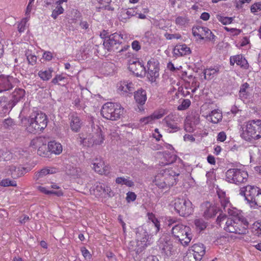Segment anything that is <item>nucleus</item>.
I'll use <instances>...</instances> for the list:
<instances>
[{"mask_svg": "<svg viewBox=\"0 0 261 261\" xmlns=\"http://www.w3.org/2000/svg\"><path fill=\"white\" fill-rule=\"evenodd\" d=\"M28 122L27 130L31 133H35L38 131L43 130L47 124V116L41 111H34L31 113L29 118H24L21 123L25 124Z\"/></svg>", "mask_w": 261, "mask_h": 261, "instance_id": "f257e3e1", "label": "nucleus"}, {"mask_svg": "<svg viewBox=\"0 0 261 261\" xmlns=\"http://www.w3.org/2000/svg\"><path fill=\"white\" fill-rule=\"evenodd\" d=\"M150 243L151 237L146 230L143 227H139L137 229L136 241L130 242L128 248L130 250L136 251L137 254H139Z\"/></svg>", "mask_w": 261, "mask_h": 261, "instance_id": "f03ea898", "label": "nucleus"}, {"mask_svg": "<svg viewBox=\"0 0 261 261\" xmlns=\"http://www.w3.org/2000/svg\"><path fill=\"white\" fill-rule=\"evenodd\" d=\"M246 141L258 140L261 138V120H253L246 123L241 134Z\"/></svg>", "mask_w": 261, "mask_h": 261, "instance_id": "7ed1b4c3", "label": "nucleus"}, {"mask_svg": "<svg viewBox=\"0 0 261 261\" xmlns=\"http://www.w3.org/2000/svg\"><path fill=\"white\" fill-rule=\"evenodd\" d=\"M248 225V223L244 217H239V219L227 218L224 229L230 233L245 234Z\"/></svg>", "mask_w": 261, "mask_h": 261, "instance_id": "20e7f679", "label": "nucleus"}, {"mask_svg": "<svg viewBox=\"0 0 261 261\" xmlns=\"http://www.w3.org/2000/svg\"><path fill=\"white\" fill-rule=\"evenodd\" d=\"M100 113L107 120L116 121L123 115V108L118 103L107 102L102 107Z\"/></svg>", "mask_w": 261, "mask_h": 261, "instance_id": "39448f33", "label": "nucleus"}, {"mask_svg": "<svg viewBox=\"0 0 261 261\" xmlns=\"http://www.w3.org/2000/svg\"><path fill=\"white\" fill-rule=\"evenodd\" d=\"M171 232L174 239L182 245H188L192 238L190 227L182 224L174 225L172 227Z\"/></svg>", "mask_w": 261, "mask_h": 261, "instance_id": "423d86ee", "label": "nucleus"}, {"mask_svg": "<svg viewBox=\"0 0 261 261\" xmlns=\"http://www.w3.org/2000/svg\"><path fill=\"white\" fill-rule=\"evenodd\" d=\"M174 206L177 213L182 217L189 216L193 211L192 203L188 199L180 198L175 199Z\"/></svg>", "mask_w": 261, "mask_h": 261, "instance_id": "0eeeda50", "label": "nucleus"}, {"mask_svg": "<svg viewBox=\"0 0 261 261\" xmlns=\"http://www.w3.org/2000/svg\"><path fill=\"white\" fill-rule=\"evenodd\" d=\"M248 176L246 171L239 169H230L226 172V180L229 182L236 184L245 182Z\"/></svg>", "mask_w": 261, "mask_h": 261, "instance_id": "6e6552de", "label": "nucleus"}, {"mask_svg": "<svg viewBox=\"0 0 261 261\" xmlns=\"http://www.w3.org/2000/svg\"><path fill=\"white\" fill-rule=\"evenodd\" d=\"M179 175V172H175L170 167H163L157 174V181L159 182L160 178H163L168 181L167 184L171 187L176 183Z\"/></svg>", "mask_w": 261, "mask_h": 261, "instance_id": "1a4fd4ad", "label": "nucleus"}, {"mask_svg": "<svg viewBox=\"0 0 261 261\" xmlns=\"http://www.w3.org/2000/svg\"><path fill=\"white\" fill-rule=\"evenodd\" d=\"M123 39V36L119 33H114L105 38L103 45L109 51H116Z\"/></svg>", "mask_w": 261, "mask_h": 261, "instance_id": "9d476101", "label": "nucleus"}, {"mask_svg": "<svg viewBox=\"0 0 261 261\" xmlns=\"http://www.w3.org/2000/svg\"><path fill=\"white\" fill-rule=\"evenodd\" d=\"M158 244L162 253L167 256L171 255L174 252V250L169 236L163 234L159 240Z\"/></svg>", "mask_w": 261, "mask_h": 261, "instance_id": "9b49d317", "label": "nucleus"}, {"mask_svg": "<svg viewBox=\"0 0 261 261\" xmlns=\"http://www.w3.org/2000/svg\"><path fill=\"white\" fill-rule=\"evenodd\" d=\"M260 189L258 187L248 185L240 189V194L244 196L245 200L252 205Z\"/></svg>", "mask_w": 261, "mask_h": 261, "instance_id": "f8f14e48", "label": "nucleus"}, {"mask_svg": "<svg viewBox=\"0 0 261 261\" xmlns=\"http://www.w3.org/2000/svg\"><path fill=\"white\" fill-rule=\"evenodd\" d=\"M5 170L7 175L11 176L13 179H16L31 171V169L22 167L19 164H12L7 166Z\"/></svg>", "mask_w": 261, "mask_h": 261, "instance_id": "ddd939ff", "label": "nucleus"}, {"mask_svg": "<svg viewBox=\"0 0 261 261\" xmlns=\"http://www.w3.org/2000/svg\"><path fill=\"white\" fill-rule=\"evenodd\" d=\"M91 164L93 165L92 169L99 174H106L108 173L109 167L105 165L102 159L100 156H97L92 160Z\"/></svg>", "mask_w": 261, "mask_h": 261, "instance_id": "4468645a", "label": "nucleus"}, {"mask_svg": "<svg viewBox=\"0 0 261 261\" xmlns=\"http://www.w3.org/2000/svg\"><path fill=\"white\" fill-rule=\"evenodd\" d=\"M158 65V62L154 59H150L147 62V77L152 82L159 76Z\"/></svg>", "mask_w": 261, "mask_h": 261, "instance_id": "2eb2a0df", "label": "nucleus"}, {"mask_svg": "<svg viewBox=\"0 0 261 261\" xmlns=\"http://www.w3.org/2000/svg\"><path fill=\"white\" fill-rule=\"evenodd\" d=\"M95 195L98 196H108L111 197L113 195L110 187L101 183H97L94 189Z\"/></svg>", "mask_w": 261, "mask_h": 261, "instance_id": "dca6fc26", "label": "nucleus"}, {"mask_svg": "<svg viewBox=\"0 0 261 261\" xmlns=\"http://www.w3.org/2000/svg\"><path fill=\"white\" fill-rule=\"evenodd\" d=\"M176 118L173 114H169L167 116L162 120V122L165 124V126L171 129L170 133L175 132L179 129V127L176 122Z\"/></svg>", "mask_w": 261, "mask_h": 261, "instance_id": "f3484780", "label": "nucleus"}, {"mask_svg": "<svg viewBox=\"0 0 261 261\" xmlns=\"http://www.w3.org/2000/svg\"><path fill=\"white\" fill-rule=\"evenodd\" d=\"M71 129L75 133L80 132L83 122L77 114L73 113L69 117Z\"/></svg>", "mask_w": 261, "mask_h": 261, "instance_id": "a211bd4d", "label": "nucleus"}, {"mask_svg": "<svg viewBox=\"0 0 261 261\" xmlns=\"http://www.w3.org/2000/svg\"><path fill=\"white\" fill-rule=\"evenodd\" d=\"M14 79L12 76H0V92L9 90L12 88Z\"/></svg>", "mask_w": 261, "mask_h": 261, "instance_id": "6ab92c4d", "label": "nucleus"}, {"mask_svg": "<svg viewBox=\"0 0 261 261\" xmlns=\"http://www.w3.org/2000/svg\"><path fill=\"white\" fill-rule=\"evenodd\" d=\"M118 90L122 94L132 93L135 89L134 84L128 81H122L118 84Z\"/></svg>", "mask_w": 261, "mask_h": 261, "instance_id": "aec40b11", "label": "nucleus"}, {"mask_svg": "<svg viewBox=\"0 0 261 261\" xmlns=\"http://www.w3.org/2000/svg\"><path fill=\"white\" fill-rule=\"evenodd\" d=\"M58 172V169L55 167H45L42 169L39 172L36 173L34 178L39 182L42 181L41 179L48 174H52Z\"/></svg>", "mask_w": 261, "mask_h": 261, "instance_id": "412c9836", "label": "nucleus"}, {"mask_svg": "<svg viewBox=\"0 0 261 261\" xmlns=\"http://www.w3.org/2000/svg\"><path fill=\"white\" fill-rule=\"evenodd\" d=\"M129 69L137 76H142L145 74L146 70L144 66L138 61L130 63L129 65Z\"/></svg>", "mask_w": 261, "mask_h": 261, "instance_id": "4be33fe9", "label": "nucleus"}, {"mask_svg": "<svg viewBox=\"0 0 261 261\" xmlns=\"http://www.w3.org/2000/svg\"><path fill=\"white\" fill-rule=\"evenodd\" d=\"M203 208V216L205 219H209L214 217L217 213V207L208 202L204 203Z\"/></svg>", "mask_w": 261, "mask_h": 261, "instance_id": "5701e85b", "label": "nucleus"}, {"mask_svg": "<svg viewBox=\"0 0 261 261\" xmlns=\"http://www.w3.org/2000/svg\"><path fill=\"white\" fill-rule=\"evenodd\" d=\"M199 123V116L196 115L194 116V121L189 117L187 118L185 124V129L187 132H193L196 128V126Z\"/></svg>", "mask_w": 261, "mask_h": 261, "instance_id": "b1692460", "label": "nucleus"}, {"mask_svg": "<svg viewBox=\"0 0 261 261\" xmlns=\"http://www.w3.org/2000/svg\"><path fill=\"white\" fill-rule=\"evenodd\" d=\"M191 50L186 44H177L173 50V55L176 57H180L190 54Z\"/></svg>", "mask_w": 261, "mask_h": 261, "instance_id": "393cba45", "label": "nucleus"}, {"mask_svg": "<svg viewBox=\"0 0 261 261\" xmlns=\"http://www.w3.org/2000/svg\"><path fill=\"white\" fill-rule=\"evenodd\" d=\"M91 135L94 146L100 145L103 142L104 136L102 134L101 130L98 126H97L96 132L92 133Z\"/></svg>", "mask_w": 261, "mask_h": 261, "instance_id": "a878e982", "label": "nucleus"}, {"mask_svg": "<svg viewBox=\"0 0 261 261\" xmlns=\"http://www.w3.org/2000/svg\"><path fill=\"white\" fill-rule=\"evenodd\" d=\"M189 251L193 253V254H195L196 256L200 259L205 253V248L202 244H194Z\"/></svg>", "mask_w": 261, "mask_h": 261, "instance_id": "bb28decb", "label": "nucleus"}, {"mask_svg": "<svg viewBox=\"0 0 261 261\" xmlns=\"http://www.w3.org/2000/svg\"><path fill=\"white\" fill-rule=\"evenodd\" d=\"M207 120L213 123H217L222 120V114L219 110H214L206 116Z\"/></svg>", "mask_w": 261, "mask_h": 261, "instance_id": "cd10ccee", "label": "nucleus"}, {"mask_svg": "<svg viewBox=\"0 0 261 261\" xmlns=\"http://www.w3.org/2000/svg\"><path fill=\"white\" fill-rule=\"evenodd\" d=\"M48 149L51 153L59 154L62 152V146L60 143L50 141L48 144Z\"/></svg>", "mask_w": 261, "mask_h": 261, "instance_id": "c85d7f7f", "label": "nucleus"}, {"mask_svg": "<svg viewBox=\"0 0 261 261\" xmlns=\"http://www.w3.org/2000/svg\"><path fill=\"white\" fill-rule=\"evenodd\" d=\"M236 63L238 65L242 67H246L247 66V62L246 60L241 55H237L231 57L230 58V64L233 65Z\"/></svg>", "mask_w": 261, "mask_h": 261, "instance_id": "c756f323", "label": "nucleus"}, {"mask_svg": "<svg viewBox=\"0 0 261 261\" xmlns=\"http://www.w3.org/2000/svg\"><path fill=\"white\" fill-rule=\"evenodd\" d=\"M134 97L136 102L140 105H143L145 103L147 99L146 93L145 91L139 89L135 92Z\"/></svg>", "mask_w": 261, "mask_h": 261, "instance_id": "7c9ffc66", "label": "nucleus"}, {"mask_svg": "<svg viewBox=\"0 0 261 261\" xmlns=\"http://www.w3.org/2000/svg\"><path fill=\"white\" fill-rule=\"evenodd\" d=\"M78 139L80 144L84 146L92 147L94 146V144L92 143L93 138L91 134L87 135L86 137L84 134H80Z\"/></svg>", "mask_w": 261, "mask_h": 261, "instance_id": "2f4dec72", "label": "nucleus"}, {"mask_svg": "<svg viewBox=\"0 0 261 261\" xmlns=\"http://www.w3.org/2000/svg\"><path fill=\"white\" fill-rule=\"evenodd\" d=\"M205 30H207L206 27L197 26L193 28L192 33L195 37H197L199 39L204 40Z\"/></svg>", "mask_w": 261, "mask_h": 261, "instance_id": "473e14b6", "label": "nucleus"}, {"mask_svg": "<svg viewBox=\"0 0 261 261\" xmlns=\"http://www.w3.org/2000/svg\"><path fill=\"white\" fill-rule=\"evenodd\" d=\"M47 141L45 138L40 137L33 139L31 142V146L35 148H39L45 145H47Z\"/></svg>", "mask_w": 261, "mask_h": 261, "instance_id": "72a5a7b5", "label": "nucleus"}, {"mask_svg": "<svg viewBox=\"0 0 261 261\" xmlns=\"http://www.w3.org/2000/svg\"><path fill=\"white\" fill-rule=\"evenodd\" d=\"M14 155L19 159H27L30 155V153L27 149L22 148L16 149L14 151Z\"/></svg>", "mask_w": 261, "mask_h": 261, "instance_id": "f704fd0d", "label": "nucleus"}, {"mask_svg": "<svg viewBox=\"0 0 261 261\" xmlns=\"http://www.w3.org/2000/svg\"><path fill=\"white\" fill-rule=\"evenodd\" d=\"M53 69L49 68L41 70L38 73V76L43 81H48L52 76Z\"/></svg>", "mask_w": 261, "mask_h": 261, "instance_id": "c9c22d12", "label": "nucleus"}, {"mask_svg": "<svg viewBox=\"0 0 261 261\" xmlns=\"http://www.w3.org/2000/svg\"><path fill=\"white\" fill-rule=\"evenodd\" d=\"M25 94V91L22 89H15L12 93V97L13 98V101L14 105H15L21 98L23 97Z\"/></svg>", "mask_w": 261, "mask_h": 261, "instance_id": "e433bc0d", "label": "nucleus"}, {"mask_svg": "<svg viewBox=\"0 0 261 261\" xmlns=\"http://www.w3.org/2000/svg\"><path fill=\"white\" fill-rule=\"evenodd\" d=\"M37 189L41 193L46 195L54 194L58 197H60L63 194L61 190H59L57 191L55 190H49L47 189L46 188L42 186H38L37 187Z\"/></svg>", "mask_w": 261, "mask_h": 261, "instance_id": "4c0bfd02", "label": "nucleus"}, {"mask_svg": "<svg viewBox=\"0 0 261 261\" xmlns=\"http://www.w3.org/2000/svg\"><path fill=\"white\" fill-rule=\"evenodd\" d=\"M225 212H227L228 214L230 217L229 218L239 219V217H244L241 215L240 211L236 208L232 207V205L231 207H229Z\"/></svg>", "mask_w": 261, "mask_h": 261, "instance_id": "58836bf2", "label": "nucleus"}, {"mask_svg": "<svg viewBox=\"0 0 261 261\" xmlns=\"http://www.w3.org/2000/svg\"><path fill=\"white\" fill-rule=\"evenodd\" d=\"M219 72L218 68H208L206 69L204 71V79L206 80H211Z\"/></svg>", "mask_w": 261, "mask_h": 261, "instance_id": "ea45409f", "label": "nucleus"}, {"mask_svg": "<svg viewBox=\"0 0 261 261\" xmlns=\"http://www.w3.org/2000/svg\"><path fill=\"white\" fill-rule=\"evenodd\" d=\"M249 84L246 83L243 84L240 88L239 96L243 100L247 99L249 95V93L247 90L249 88Z\"/></svg>", "mask_w": 261, "mask_h": 261, "instance_id": "a19ab883", "label": "nucleus"}, {"mask_svg": "<svg viewBox=\"0 0 261 261\" xmlns=\"http://www.w3.org/2000/svg\"><path fill=\"white\" fill-rule=\"evenodd\" d=\"M189 23V19L187 16H178L175 19V23L179 27H186Z\"/></svg>", "mask_w": 261, "mask_h": 261, "instance_id": "79ce46f5", "label": "nucleus"}, {"mask_svg": "<svg viewBox=\"0 0 261 261\" xmlns=\"http://www.w3.org/2000/svg\"><path fill=\"white\" fill-rule=\"evenodd\" d=\"M81 172V169L71 166L70 165L67 168V173L72 176L77 177L80 175Z\"/></svg>", "mask_w": 261, "mask_h": 261, "instance_id": "37998d69", "label": "nucleus"}, {"mask_svg": "<svg viewBox=\"0 0 261 261\" xmlns=\"http://www.w3.org/2000/svg\"><path fill=\"white\" fill-rule=\"evenodd\" d=\"M161 180H159V182L157 181V175L154 177V180H153V182H154L155 185L158 186L159 188L161 189H166L168 188H170L171 186L168 185L167 183V181L166 179H163V178H160Z\"/></svg>", "mask_w": 261, "mask_h": 261, "instance_id": "c03bdc74", "label": "nucleus"}, {"mask_svg": "<svg viewBox=\"0 0 261 261\" xmlns=\"http://www.w3.org/2000/svg\"><path fill=\"white\" fill-rule=\"evenodd\" d=\"M57 6L54 9H53L52 13L51 16L54 19H56L58 17V16L63 13L64 11V9L63 8L59 5H56Z\"/></svg>", "mask_w": 261, "mask_h": 261, "instance_id": "a18cd8bd", "label": "nucleus"}, {"mask_svg": "<svg viewBox=\"0 0 261 261\" xmlns=\"http://www.w3.org/2000/svg\"><path fill=\"white\" fill-rule=\"evenodd\" d=\"M221 206L225 212L229 207H231V204L229 202V199L225 196L219 197Z\"/></svg>", "mask_w": 261, "mask_h": 261, "instance_id": "49530a36", "label": "nucleus"}, {"mask_svg": "<svg viewBox=\"0 0 261 261\" xmlns=\"http://www.w3.org/2000/svg\"><path fill=\"white\" fill-rule=\"evenodd\" d=\"M116 182L118 184L125 185L128 187H132L134 185V182L130 180L128 178L120 177L116 179Z\"/></svg>", "mask_w": 261, "mask_h": 261, "instance_id": "de8ad7c7", "label": "nucleus"}, {"mask_svg": "<svg viewBox=\"0 0 261 261\" xmlns=\"http://www.w3.org/2000/svg\"><path fill=\"white\" fill-rule=\"evenodd\" d=\"M252 232L256 236L261 235V222H256L253 224Z\"/></svg>", "mask_w": 261, "mask_h": 261, "instance_id": "09e8293b", "label": "nucleus"}, {"mask_svg": "<svg viewBox=\"0 0 261 261\" xmlns=\"http://www.w3.org/2000/svg\"><path fill=\"white\" fill-rule=\"evenodd\" d=\"M49 151L48 149V146L45 145L42 147H40L37 149V153L39 155L43 157L48 156Z\"/></svg>", "mask_w": 261, "mask_h": 261, "instance_id": "8fccbe9b", "label": "nucleus"}, {"mask_svg": "<svg viewBox=\"0 0 261 261\" xmlns=\"http://www.w3.org/2000/svg\"><path fill=\"white\" fill-rule=\"evenodd\" d=\"M155 119L153 117V115L151 114L150 116L147 117H143L140 119V122L143 125L148 124H152L155 121Z\"/></svg>", "mask_w": 261, "mask_h": 261, "instance_id": "3c124183", "label": "nucleus"}, {"mask_svg": "<svg viewBox=\"0 0 261 261\" xmlns=\"http://www.w3.org/2000/svg\"><path fill=\"white\" fill-rule=\"evenodd\" d=\"M0 185L3 187H16L17 184L15 180H11L9 178L3 179L1 182Z\"/></svg>", "mask_w": 261, "mask_h": 261, "instance_id": "603ef678", "label": "nucleus"}, {"mask_svg": "<svg viewBox=\"0 0 261 261\" xmlns=\"http://www.w3.org/2000/svg\"><path fill=\"white\" fill-rule=\"evenodd\" d=\"M167 114V111L164 109H160L155 111L152 115L155 120L159 119L163 117L165 115Z\"/></svg>", "mask_w": 261, "mask_h": 261, "instance_id": "864d4df0", "label": "nucleus"}, {"mask_svg": "<svg viewBox=\"0 0 261 261\" xmlns=\"http://www.w3.org/2000/svg\"><path fill=\"white\" fill-rule=\"evenodd\" d=\"M25 56H27L28 61L30 64L33 65L36 63L37 59V57L35 55L31 54L29 50L26 51Z\"/></svg>", "mask_w": 261, "mask_h": 261, "instance_id": "5fc2aeb1", "label": "nucleus"}, {"mask_svg": "<svg viewBox=\"0 0 261 261\" xmlns=\"http://www.w3.org/2000/svg\"><path fill=\"white\" fill-rule=\"evenodd\" d=\"M164 158L166 161L165 164L168 165L174 163L176 160L177 156L175 154L166 153L165 154Z\"/></svg>", "mask_w": 261, "mask_h": 261, "instance_id": "6e6d98bb", "label": "nucleus"}, {"mask_svg": "<svg viewBox=\"0 0 261 261\" xmlns=\"http://www.w3.org/2000/svg\"><path fill=\"white\" fill-rule=\"evenodd\" d=\"M204 39L214 42L216 40V36L214 35L212 31L207 28V30H205V34L204 35Z\"/></svg>", "mask_w": 261, "mask_h": 261, "instance_id": "4d7b16f0", "label": "nucleus"}, {"mask_svg": "<svg viewBox=\"0 0 261 261\" xmlns=\"http://www.w3.org/2000/svg\"><path fill=\"white\" fill-rule=\"evenodd\" d=\"M29 19V18L28 17H26L25 18H23L21 21L19 22L17 28L19 33H22L24 31L25 29V25Z\"/></svg>", "mask_w": 261, "mask_h": 261, "instance_id": "13d9d810", "label": "nucleus"}, {"mask_svg": "<svg viewBox=\"0 0 261 261\" xmlns=\"http://www.w3.org/2000/svg\"><path fill=\"white\" fill-rule=\"evenodd\" d=\"M201 259L196 256L195 254H193L190 251L187 253L184 257V261H200Z\"/></svg>", "mask_w": 261, "mask_h": 261, "instance_id": "bf43d9fd", "label": "nucleus"}, {"mask_svg": "<svg viewBox=\"0 0 261 261\" xmlns=\"http://www.w3.org/2000/svg\"><path fill=\"white\" fill-rule=\"evenodd\" d=\"M196 226L200 230H203L206 228V223L203 220L201 219H196L194 221Z\"/></svg>", "mask_w": 261, "mask_h": 261, "instance_id": "052dcab7", "label": "nucleus"}, {"mask_svg": "<svg viewBox=\"0 0 261 261\" xmlns=\"http://www.w3.org/2000/svg\"><path fill=\"white\" fill-rule=\"evenodd\" d=\"M11 153L9 151H4L0 150V161L2 160H8L11 158Z\"/></svg>", "mask_w": 261, "mask_h": 261, "instance_id": "680f3d73", "label": "nucleus"}, {"mask_svg": "<svg viewBox=\"0 0 261 261\" xmlns=\"http://www.w3.org/2000/svg\"><path fill=\"white\" fill-rule=\"evenodd\" d=\"M218 19L223 24H230L232 20L231 17H223L221 16H218Z\"/></svg>", "mask_w": 261, "mask_h": 261, "instance_id": "e2e57ef3", "label": "nucleus"}, {"mask_svg": "<svg viewBox=\"0 0 261 261\" xmlns=\"http://www.w3.org/2000/svg\"><path fill=\"white\" fill-rule=\"evenodd\" d=\"M255 205L261 207V189H260L259 192H258V194L257 195L254 202H253L252 205H251V206Z\"/></svg>", "mask_w": 261, "mask_h": 261, "instance_id": "0e129e2a", "label": "nucleus"}, {"mask_svg": "<svg viewBox=\"0 0 261 261\" xmlns=\"http://www.w3.org/2000/svg\"><path fill=\"white\" fill-rule=\"evenodd\" d=\"M165 37L167 39L172 40V39H179L181 38V36L179 34H169L166 33L165 34Z\"/></svg>", "mask_w": 261, "mask_h": 261, "instance_id": "69168bd1", "label": "nucleus"}, {"mask_svg": "<svg viewBox=\"0 0 261 261\" xmlns=\"http://www.w3.org/2000/svg\"><path fill=\"white\" fill-rule=\"evenodd\" d=\"M3 125L4 127L8 128L13 126L14 125V122L11 118H7L5 119L3 122Z\"/></svg>", "mask_w": 261, "mask_h": 261, "instance_id": "338daca9", "label": "nucleus"}, {"mask_svg": "<svg viewBox=\"0 0 261 261\" xmlns=\"http://www.w3.org/2000/svg\"><path fill=\"white\" fill-rule=\"evenodd\" d=\"M261 10V3L254 4L251 7V11L253 13L257 12Z\"/></svg>", "mask_w": 261, "mask_h": 261, "instance_id": "774afa93", "label": "nucleus"}]
</instances>
